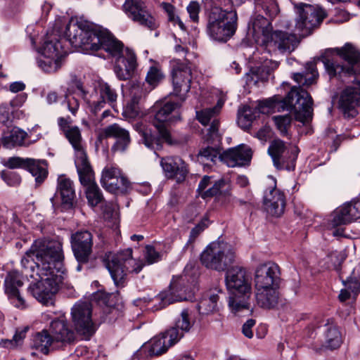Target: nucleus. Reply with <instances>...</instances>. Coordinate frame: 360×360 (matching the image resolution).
I'll return each instance as SVG.
<instances>
[{"mask_svg": "<svg viewBox=\"0 0 360 360\" xmlns=\"http://www.w3.org/2000/svg\"><path fill=\"white\" fill-rule=\"evenodd\" d=\"M30 158H22L20 157L9 158L4 163V166L9 169L22 168L27 169V165Z\"/></svg>", "mask_w": 360, "mask_h": 360, "instance_id": "60", "label": "nucleus"}, {"mask_svg": "<svg viewBox=\"0 0 360 360\" xmlns=\"http://www.w3.org/2000/svg\"><path fill=\"white\" fill-rule=\"evenodd\" d=\"M342 282L345 288L340 290L339 300L345 301L352 297L355 298L360 292V274L354 273L351 277Z\"/></svg>", "mask_w": 360, "mask_h": 360, "instance_id": "38", "label": "nucleus"}, {"mask_svg": "<svg viewBox=\"0 0 360 360\" xmlns=\"http://www.w3.org/2000/svg\"><path fill=\"white\" fill-rule=\"evenodd\" d=\"M79 181L86 187L85 193L88 203L96 207L103 200L102 192L94 179V173L91 164L77 168Z\"/></svg>", "mask_w": 360, "mask_h": 360, "instance_id": "23", "label": "nucleus"}, {"mask_svg": "<svg viewBox=\"0 0 360 360\" xmlns=\"http://www.w3.org/2000/svg\"><path fill=\"white\" fill-rule=\"evenodd\" d=\"M75 150V164L76 168L90 164L84 148L81 131L77 126L71 127L63 134Z\"/></svg>", "mask_w": 360, "mask_h": 360, "instance_id": "28", "label": "nucleus"}, {"mask_svg": "<svg viewBox=\"0 0 360 360\" xmlns=\"http://www.w3.org/2000/svg\"><path fill=\"white\" fill-rule=\"evenodd\" d=\"M276 128L279 130L282 136L288 134V128L291 124V117L289 115H278L273 117Z\"/></svg>", "mask_w": 360, "mask_h": 360, "instance_id": "54", "label": "nucleus"}, {"mask_svg": "<svg viewBox=\"0 0 360 360\" xmlns=\"http://www.w3.org/2000/svg\"><path fill=\"white\" fill-rule=\"evenodd\" d=\"M279 288H255L257 304L265 309H274L279 302Z\"/></svg>", "mask_w": 360, "mask_h": 360, "instance_id": "33", "label": "nucleus"}, {"mask_svg": "<svg viewBox=\"0 0 360 360\" xmlns=\"http://www.w3.org/2000/svg\"><path fill=\"white\" fill-rule=\"evenodd\" d=\"M252 156L251 148L244 144L229 148L221 154V161L230 167H242L250 164Z\"/></svg>", "mask_w": 360, "mask_h": 360, "instance_id": "27", "label": "nucleus"}, {"mask_svg": "<svg viewBox=\"0 0 360 360\" xmlns=\"http://www.w3.org/2000/svg\"><path fill=\"white\" fill-rule=\"evenodd\" d=\"M53 342L49 331L43 330L37 333L32 339L31 347L35 349L44 354L47 355L49 352V347Z\"/></svg>", "mask_w": 360, "mask_h": 360, "instance_id": "39", "label": "nucleus"}, {"mask_svg": "<svg viewBox=\"0 0 360 360\" xmlns=\"http://www.w3.org/2000/svg\"><path fill=\"white\" fill-rule=\"evenodd\" d=\"M209 225V220L208 219L205 217H203L201 221L197 224L195 227H193L191 232L189 238L187 243V245L188 243H193L195 239L198 237V236L206 229L208 227Z\"/></svg>", "mask_w": 360, "mask_h": 360, "instance_id": "57", "label": "nucleus"}, {"mask_svg": "<svg viewBox=\"0 0 360 360\" xmlns=\"http://www.w3.org/2000/svg\"><path fill=\"white\" fill-rule=\"evenodd\" d=\"M41 53L44 57L65 58L68 51L64 49L63 42L56 37H48L41 48Z\"/></svg>", "mask_w": 360, "mask_h": 360, "instance_id": "34", "label": "nucleus"}, {"mask_svg": "<svg viewBox=\"0 0 360 360\" xmlns=\"http://www.w3.org/2000/svg\"><path fill=\"white\" fill-rule=\"evenodd\" d=\"M351 206L349 202H346L341 206L339 210V226L341 224H347L354 221L353 216L350 215Z\"/></svg>", "mask_w": 360, "mask_h": 360, "instance_id": "59", "label": "nucleus"}, {"mask_svg": "<svg viewBox=\"0 0 360 360\" xmlns=\"http://www.w3.org/2000/svg\"><path fill=\"white\" fill-rule=\"evenodd\" d=\"M96 90L101 98L105 100L106 102L109 103L114 108L117 98V94L114 89L107 83H100L98 89Z\"/></svg>", "mask_w": 360, "mask_h": 360, "instance_id": "44", "label": "nucleus"}, {"mask_svg": "<svg viewBox=\"0 0 360 360\" xmlns=\"http://www.w3.org/2000/svg\"><path fill=\"white\" fill-rule=\"evenodd\" d=\"M321 60L324 65L326 71L330 78L336 76V65L338 60V49H328L317 58ZM319 73L316 68V59L307 63L305 70L303 72L294 73L292 78L299 85L308 87L316 82Z\"/></svg>", "mask_w": 360, "mask_h": 360, "instance_id": "7", "label": "nucleus"}, {"mask_svg": "<svg viewBox=\"0 0 360 360\" xmlns=\"http://www.w3.org/2000/svg\"><path fill=\"white\" fill-rule=\"evenodd\" d=\"M35 251V264L39 275L59 274L63 276L64 255L62 243L57 240L40 238L32 245Z\"/></svg>", "mask_w": 360, "mask_h": 360, "instance_id": "5", "label": "nucleus"}, {"mask_svg": "<svg viewBox=\"0 0 360 360\" xmlns=\"http://www.w3.org/2000/svg\"><path fill=\"white\" fill-rule=\"evenodd\" d=\"M161 335L165 339L167 345L172 347L180 340L184 336V333L176 327L173 326Z\"/></svg>", "mask_w": 360, "mask_h": 360, "instance_id": "51", "label": "nucleus"}, {"mask_svg": "<svg viewBox=\"0 0 360 360\" xmlns=\"http://www.w3.org/2000/svg\"><path fill=\"white\" fill-rule=\"evenodd\" d=\"M192 71L190 63L177 61L172 68V94L179 98L181 102L186 100V94L191 89Z\"/></svg>", "mask_w": 360, "mask_h": 360, "instance_id": "17", "label": "nucleus"}, {"mask_svg": "<svg viewBox=\"0 0 360 360\" xmlns=\"http://www.w3.org/2000/svg\"><path fill=\"white\" fill-rule=\"evenodd\" d=\"M339 58L344 62L339 64V76L356 79L360 83V49L355 44L347 42L339 48Z\"/></svg>", "mask_w": 360, "mask_h": 360, "instance_id": "14", "label": "nucleus"}, {"mask_svg": "<svg viewBox=\"0 0 360 360\" xmlns=\"http://www.w3.org/2000/svg\"><path fill=\"white\" fill-rule=\"evenodd\" d=\"M219 300L218 294L209 292L203 296L198 304L197 308L201 315H209L218 310L217 302Z\"/></svg>", "mask_w": 360, "mask_h": 360, "instance_id": "40", "label": "nucleus"}, {"mask_svg": "<svg viewBox=\"0 0 360 360\" xmlns=\"http://www.w3.org/2000/svg\"><path fill=\"white\" fill-rule=\"evenodd\" d=\"M257 5H261L266 15L270 18H274L279 12L276 0H257Z\"/></svg>", "mask_w": 360, "mask_h": 360, "instance_id": "55", "label": "nucleus"}, {"mask_svg": "<svg viewBox=\"0 0 360 360\" xmlns=\"http://www.w3.org/2000/svg\"><path fill=\"white\" fill-rule=\"evenodd\" d=\"M211 8L207 24V33L214 40L226 42L236 33L238 27V15L236 10L222 7L231 5V0H207Z\"/></svg>", "mask_w": 360, "mask_h": 360, "instance_id": "3", "label": "nucleus"}, {"mask_svg": "<svg viewBox=\"0 0 360 360\" xmlns=\"http://www.w3.org/2000/svg\"><path fill=\"white\" fill-rule=\"evenodd\" d=\"M28 328H25L20 331H16L12 340H5L4 341V346L8 348H13L20 345L25 338L26 332Z\"/></svg>", "mask_w": 360, "mask_h": 360, "instance_id": "61", "label": "nucleus"}, {"mask_svg": "<svg viewBox=\"0 0 360 360\" xmlns=\"http://www.w3.org/2000/svg\"><path fill=\"white\" fill-rule=\"evenodd\" d=\"M41 280L31 283L28 292L46 306H53L55 294L58 291L63 276L59 274L39 275Z\"/></svg>", "mask_w": 360, "mask_h": 360, "instance_id": "10", "label": "nucleus"}, {"mask_svg": "<svg viewBox=\"0 0 360 360\" xmlns=\"http://www.w3.org/2000/svg\"><path fill=\"white\" fill-rule=\"evenodd\" d=\"M267 152L276 169L288 171L295 169L300 152L297 146L288 148L283 141L276 139L269 143Z\"/></svg>", "mask_w": 360, "mask_h": 360, "instance_id": "11", "label": "nucleus"}, {"mask_svg": "<svg viewBox=\"0 0 360 360\" xmlns=\"http://www.w3.org/2000/svg\"><path fill=\"white\" fill-rule=\"evenodd\" d=\"M256 109L249 106H244L242 110H238L237 119L238 126L243 130L249 129L252 121L256 118Z\"/></svg>", "mask_w": 360, "mask_h": 360, "instance_id": "42", "label": "nucleus"}, {"mask_svg": "<svg viewBox=\"0 0 360 360\" xmlns=\"http://www.w3.org/2000/svg\"><path fill=\"white\" fill-rule=\"evenodd\" d=\"M103 261L118 288L124 287L127 272L138 274L144 266L142 261L133 259L130 248L116 254L109 252L105 255Z\"/></svg>", "mask_w": 360, "mask_h": 360, "instance_id": "6", "label": "nucleus"}, {"mask_svg": "<svg viewBox=\"0 0 360 360\" xmlns=\"http://www.w3.org/2000/svg\"><path fill=\"white\" fill-rule=\"evenodd\" d=\"M26 170L34 177L36 185L40 186L48 176V162L46 160L30 158Z\"/></svg>", "mask_w": 360, "mask_h": 360, "instance_id": "35", "label": "nucleus"}, {"mask_svg": "<svg viewBox=\"0 0 360 360\" xmlns=\"http://www.w3.org/2000/svg\"><path fill=\"white\" fill-rule=\"evenodd\" d=\"M145 258L147 262L150 264L161 259V255L155 250L152 245H146Z\"/></svg>", "mask_w": 360, "mask_h": 360, "instance_id": "63", "label": "nucleus"}, {"mask_svg": "<svg viewBox=\"0 0 360 360\" xmlns=\"http://www.w3.org/2000/svg\"><path fill=\"white\" fill-rule=\"evenodd\" d=\"M137 66L135 53L127 49L124 54L115 60L114 72L120 80L130 79Z\"/></svg>", "mask_w": 360, "mask_h": 360, "instance_id": "31", "label": "nucleus"}, {"mask_svg": "<svg viewBox=\"0 0 360 360\" xmlns=\"http://www.w3.org/2000/svg\"><path fill=\"white\" fill-rule=\"evenodd\" d=\"M224 105L222 100H219L213 108H205L196 112L197 120L204 126H209L205 136V140L209 143L217 146L221 142V135L219 128L220 122L218 115Z\"/></svg>", "mask_w": 360, "mask_h": 360, "instance_id": "15", "label": "nucleus"}, {"mask_svg": "<svg viewBox=\"0 0 360 360\" xmlns=\"http://www.w3.org/2000/svg\"><path fill=\"white\" fill-rule=\"evenodd\" d=\"M76 197L73 182L65 175L58 176L56 193L50 199L56 210L60 206L65 210L73 207Z\"/></svg>", "mask_w": 360, "mask_h": 360, "instance_id": "22", "label": "nucleus"}, {"mask_svg": "<svg viewBox=\"0 0 360 360\" xmlns=\"http://www.w3.org/2000/svg\"><path fill=\"white\" fill-rule=\"evenodd\" d=\"M255 288H279L281 283V269L279 266L267 262L258 265L255 271Z\"/></svg>", "mask_w": 360, "mask_h": 360, "instance_id": "24", "label": "nucleus"}, {"mask_svg": "<svg viewBox=\"0 0 360 360\" xmlns=\"http://www.w3.org/2000/svg\"><path fill=\"white\" fill-rule=\"evenodd\" d=\"M44 60L39 61V65L46 72L53 73L58 71L62 66L65 58L44 57Z\"/></svg>", "mask_w": 360, "mask_h": 360, "instance_id": "45", "label": "nucleus"}, {"mask_svg": "<svg viewBox=\"0 0 360 360\" xmlns=\"http://www.w3.org/2000/svg\"><path fill=\"white\" fill-rule=\"evenodd\" d=\"M176 300L173 298V296L170 292H161L151 300V302L158 303V304H155L152 307V309L153 311H158L165 308L166 306L173 303Z\"/></svg>", "mask_w": 360, "mask_h": 360, "instance_id": "47", "label": "nucleus"}, {"mask_svg": "<svg viewBox=\"0 0 360 360\" xmlns=\"http://www.w3.org/2000/svg\"><path fill=\"white\" fill-rule=\"evenodd\" d=\"M27 136V133L22 130L13 129L8 136L3 138L2 144L7 148L24 146Z\"/></svg>", "mask_w": 360, "mask_h": 360, "instance_id": "41", "label": "nucleus"}, {"mask_svg": "<svg viewBox=\"0 0 360 360\" xmlns=\"http://www.w3.org/2000/svg\"><path fill=\"white\" fill-rule=\"evenodd\" d=\"M70 244L73 255L77 262L75 267L81 271L89 264L92 255L93 235L86 230L77 231L72 233Z\"/></svg>", "mask_w": 360, "mask_h": 360, "instance_id": "13", "label": "nucleus"}, {"mask_svg": "<svg viewBox=\"0 0 360 360\" xmlns=\"http://www.w3.org/2000/svg\"><path fill=\"white\" fill-rule=\"evenodd\" d=\"M221 154L217 148L207 146L199 151L198 157L205 160L215 163L217 160H221Z\"/></svg>", "mask_w": 360, "mask_h": 360, "instance_id": "53", "label": "nucleus"}, {"mask_svg": "<svg viewBox=\"0 0 360 360\" xmlns=\"http://www.w3.org/2000/svg\"><path fill=\"white\" fill-rule=\"evenodd\" d=\"M122 8L126 15L134 22L150 30L156 28L155 19L142 0H126Z\"/></svg>", "mask_w": 360, "mask_h": 360, "instance_id": "21", "label": "nucleus"}, {"mask_svg": "<svg viewBox=\"0 0 360 360\" xmlns=\"http://www.w3.org/2000/svg\"><path fill=\"white\" fill-rule=\"evenodd\" d=\"M339 79L345 84L339 96V109L345 118H354L357 115V107L360 105V83L345 76H339Z\"/></svg>", "mask_w": 360, "mask_h": 360, "instance_id": "12", "label": "nucleus"}, {"mask_svg": "<svg viewBox=\"0 0 360 360\" xmlns=\"http://www.w3.org/2000/svg\"><path fill=\"white\" fill-rule=\"evenodd\" d=\"M1 176L2 179L10 186H16L21 183V177L16 172L3 171Z\"/></svg>", "mask_w": 360, "mask_h": 360, "instance_id": "62", "label": "nucleus"}, {"mask_svg": "<svg viewBox=\"0 0 360 360\" xmlns=\"http://www.w3.org/2000/svg\"><path fill=\"white\" fill-rule=\"evenodd\" d=\"M98 96V95L97 91L94 90V91L89 95V97L85 100L91 110V112L94 115H96L98 112L103 109L106 104L105 100L101 98L100 96L98 99H96Z\"/></svg>", "mask_w": 360, "mask_h": 360, "instance_id": "49", "label": "nucleus"}, {"mask_svg": "<svg viewBox=\"0 0 360 360\" xmlns=\"http://www.w3.org/2000/svg\"><path fill=\"white\" fill-rule=\"evenodd\" d=\"M49 333L53 342H60L64 345H71L77 339L76 332L63 318L56 319L51 322Z\"/></svg>", "mask_w": 360, "mask_h": 360, "instance_id": "29", "label": "nucleus"}, {"mask_svg": "<svg viewBox=\"0 0 360 360\" xmlns=\"http://www.w3.org/2000/svg\"><path fill=\"white\" fill-rule=\"evenodd\" d=\"M235 252L226 243L212 242L200 255L201 264L207 269L224 271L235 261Z\"/></svg>", "mask_w": 360, "mask_h": 360, "instance_id": "8", "label": "nucleus"}, {"mask_svg": "<svg viewBox=\"0 0 360 360\" xmlns=\"http://www.w3.org/2000/svg\"><path fill=\"white\" fill-rule=\"evenodd\" d=\"M299 44L300 39L295 32L276 30L266 38V41L262 46L269 53L278 51L281 53H290Z\"/></svg>", "mask_w": 360, "mask_h": 360, "instance_id": "16", "label": "nucleus"}, {"mask_svg": "<svg viewBox=\"0 0 360 360\" xmlns=\"http://www.w3.org/2000/svg\"><path fill=\"white\" fill-rule=\"evenodd\" d=\"M226 186V181L224 179L217 181L214 185L209 189L200 193V196L205 199L207 198H212L217 195H221L223 194L222 189Z\"/></svg>", "mask_w": 360, "mask_h": 360, "instance_id": "52", "label": "nucleus"}, {"mask_svg": "<svg viewBox=\"0 0 360 360\" xmlns=\"http://www.w3.org/2000/svg\"><path fill=\"white\" fill-rule=\"evenodd\" d=\"M264 202H277L285 205V198L283 192L276 188V182L274 186L269 188L264 196Z\"/></svg>", "mask_w": 360, "mask_h": 360, "instance_id": "48", "label": "nucleus"}, {"mask_svg": "<svg viewBox=\"0 0 360 360\" xmlns=\"http://www.w3.org/2000/svg\"><path fill=\"white\" fill-rule=\"evenodd\" d=\"M129 91L133 103L137 104L152 90L148 86H146L144 84L133 81L130 83Z\"/></svg>", "mask_w": 360, "mask_h": 360, "instance_id": "43", "label": "nucleus"}, {"mask_svg": "<svg viewBox=\"0 0 360 360\" xmlns=\"http://www.w3.org/2000/svg\"><path fill=\"white\" fill-rule=\"evenodd\" d=\"M65 102L67 103V107L69 111L74 116L76 115L79 107V102L78 99L76 98L75 96L65 94Z\"/></svg>", "mask_w": 360, "mask_h": 360, "instance_id": "64", "label": "nucleus"}, {"mask_svg": "<svg viewBox=\"0 0 360 360\" xmlns=\"http://www.w3.org/2000/svg\"><path fill=\"white\" fill-rule=\"evenodd\" d=\"M70 43L84 51H97L103 49L116 59L124 54V44L109 32L86 20L70 22L65 28Z\"/></svg>", "mask_w": 360, "mask_h": 360, "instance_id": "1", "label": "nucleus"}, {"mask_svg": "<svg viewBox=\"0 0 360 360\" xmlns=\"http://www.w3.org/2000/svg\"><path fill=\"white\" fill-rule=\"evenodd\" d=\"M160 164L168 179H174L178 183L186 179L188 170L186 162L179 157L163 158Z\"/></svg>", "mask_w": 360, "mask_h": 360, "instance_id": "32", "label": "nucleus"}, {"mask_svg": "<svg viewBox=\"0 0 360 360\" xmlns=\"http://www.w3.org/2000/svg\"><path fill=\"white\" fill-rule=\"evenodd\" d=\"M181 104L175 102H167L163 104L155 112L153 124L157 129L169 130L168 126L170 123L180 119L179 109Z\"/></svg>", "mask_w": 360, "mask_h": 360, "instance_id": "30", "label": "nucleus"}, {"mask_svg": "<svg viewBox=\"0 0 360 360\" xmlns=\"http://www.w3.org/2000/svg\"><path fill=\"white\" fill-rule=\"evenodd\" d=\"M134 128L141 137L139 141L149 149L160 150L163 143L171 146L177 143V141L172 139L169 130L157 129L158 134H155L151 129L141 122L136 123Z\"/></svg>", "mask_w": 360, "mask_h": 360, "instance_id": "19", "label": "nucleus"}, {"mask_svg": "<svg viewBox=\"0 0 360 360\" xmlns=\"http://www.w3.org/2000/svg\"><path fill=\"white\" fill-rule=\"evenodd\" d=\"M164 78V75L156 66H151L146 75V81L148 86L151 89H154Z\"/></svg>", "mask_w": 360, "mask_h": 360, "instance_id": "46", "label": "nucleus"}, {"mask_svg": "<svg viewBox=\"0 0 360 360\" xmlns=\"http://www.w3.org/2000/svg\"><path fill=\"white\" fill-rule=\"evenodd\" d=\"M252 26L255 35L261 33V36L257 39V43L262 46L266 41V38L269 37L274 31L271 22L266 18L257 15L254 18Z\"/></svg>", "mask_w": 360, "mask_h": 360, "instance_id": "36", "label": "nucleus"}, {"mask_svg": "<svg viewBox=\"0 0 360 360\" xmlns=\"http://www.w3.org/2000/svg\"><path fill=\"white\" fill-rule=\"evenodd\" d=\"M71 320L77 335L89 340L96 331L92 320V305L89 302H79L71 309Z\"/></svg>", "mask_w": 360, "mask_h": 360, "instance_id": "9", "label": "nucleus"}, {"mask_svg": "<svg viewBox=\"0 0 360 360\" xmlns=\"http://www.w3.org/2000/svg\"><path fill=\"white\" fill-rule=\"evenodd\" d=\"M101 183L106 191L116 195L127 194L131 189L127 176L115 167L107 166L103 169Z\"/></svg>", "mask_w": 360, "mask_h": 360, "instance_id": "18", "label": "nucleus"}, {"mask_svg": "<svg viewBox=\"0 0 360 360\" xmlns=\"http://www.w3.org/2000/svg\"><path fill=\"white\" fill-rule=\"evenodd\" d=\"M299 18L297 20L295 32L305 37L311 33V30L316 27L322 22L324 16L321 11L307 4H301L297 6Z\"/></svg>", "mask_w": 360, "mask_h": 360, "instance_id": "20", "label": "nucleus"}, {"mask_svg": "<svg viewBox=\"0 0 360 360\" xmlns=\"http://www.w3.org/2000/svg\"><path fill=\"white\" fill-rule=\"evenodd\" d=\"M100 136L103 139L110 138L115 140L111 147L112 153L125 152L131 142L129 131L117 123L110 124L103 128Z\"/></svg>", "mask_w": 360, "mask_h": 360, "instance_id": "25", "label": "nucleus"}, {"mask_svg": "<svg viewBox=\"0 0 360 360\" xmlns=\"http://www.w3.org/2000/svg\"><path fill=\"white\" fill-rule=\"evenodd\" d=\"M169 347L165 339L160 334L152 338L148 345H145L141 349L140 352H146L147 351L146 356H158L165 354ZM139 351H137L136 354Z\"/></svg>", "mask_w": 360, "mask_h": 360, "instance_id": "37", "label": "nucleus"}, {"mask_svg": "<svg viewBox=\"0 0 360 360\" xmlns=\"http://www.w3.org/2000/svg\"><path fill=\"white\" fill-rule=\"evenodd\" d=\"M225 284L229 292L228 305L230 310L236 314L249 309L252 285L246 269L238 265L226 269Z\"/></svg>", "mask_w": 360, "mask_h": 360, "instance_id": "4", "label": "nucleus"}, {"mask_svg": "<svg viewBox=\"0 0 360 360\" xmlns=\"http://www.w3.org/2000/svg\"><path fill=\"white\" fill-rule=\"evenodd\" d=\"M23 285L21 276L17 271H10L4 281L5 292L13 304L19 309H24L27 307L24 297L19 292V288Z\"/></svg>", "mask_w": 360, "mask_h": 360, "instance_id": "26", "label": "nucleus"}, {"mask_svg": "<svg viewBox=\"0 0 360 360\" xmlns=\"http://www.w3.org/2000/svg\"><path fill=\"white\" fill-rule=\"evenodd\" d=\"M174 326L183 333L190 330L192 327V323L191 322L188 310L187 309L182 310L179 318L175 322Z\"/></svg>", "mask_w": 360, "mask_h": 360, "instance_id": "56", "label": "nucleus"}, {"mask_svg": "<svg viewBox=\"0 0 360 360\" xmlns=\"http://www.w3.org/2000/svg\"><path fill=\"white\" fill-rule=\"evenodd\" d=\"M299 85L292 86L287 96L282 100L278 97L270 98L259 102L257 110L261 113H269L270 110L277 108L278 104L282 103L283 109L292 111L295 119L306 124L310 122L313 116V99L310 94Z\"/></svg>", "mask_w": 360, "mask_h": 360, "instance_id": "2", "label": "nucleus"}, {"mask_svg": "<svg viewBox=\"0 0 360 360\" xmlns=\"http://www.w3.org/2000/svg\"><path fill=\"white\" fill-rule=\"evenodd\" d=\"M338 329L335 326L329 327L326 333L325 344L320 349H335L338 346Z\"/></svg>", "mask_w": 360, "mask_h": 360, "instance_id": "50", "label": "nucleus"}, {"mask_svg": "<svg viewBox=\"0 0 360 360\" xmlns=\"http://www.w3.org/2000/svg\"><path fill=\"white\" fill-rule=\"evenodd\" d=\"M264 206L266 212L272 217H281L285 210V205L278 204L277 202H264Z\"/></svg>", "mask_w": 360, "mask_h": 360, "instance_id": "58", "label": "nucleus"}]
</instances>
